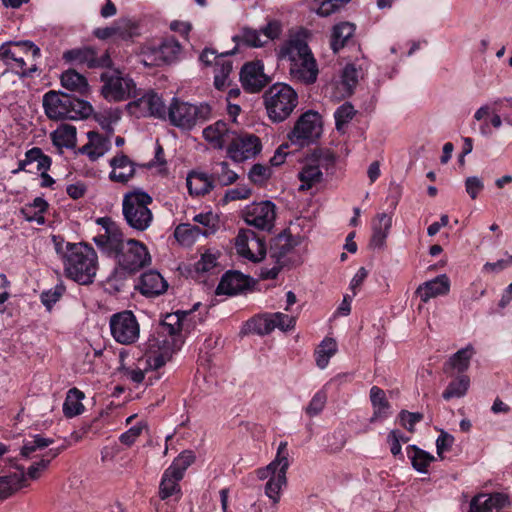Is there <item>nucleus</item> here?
I'll return each instance as SVG.
<instances>
[{"instance_id": "f257e3e1", "label": "nucleus", "mask_w": 512, "mask_h": 512, "mask_svg": "<svg viewBox=\"0 0 512 512\" xmlns=\"http://www.w3.org/2000/svg\"><path fill=\"white\" fill-rule=\"evenodd\" d=\"M195 315L191 311L178 310L166 314L145 344V352L136 368H128L126 377L135 384L143 382L145 371L161 368L179 350L185 336L195 327Z\"/></svg>"}, {"instance_id": "f03ea898", "label": "nucleus", "mask_w": 512, "mask_h": 512, "mask_svg": "<svg viewBox=\"0 0 512 512\" xmlns=\"http://www.w3.org/2000/svg\"><path fill=\"white\" fill-rule=\"evenodd\" d=\"M52 242L66 276L81 285L92 283L98 269V256L93 247L83 242H66L56 235L52 236Z\"/></svg>"}, {"instance_id": "7ed1b4c3", "label": "nucleus", "mask_w": 512, "mask_h": 512, "mask_svg": "<svg viewBox=\"0 0 512 512\" xmlns=\"http://www.w3.org/2000/svg\"><path fill=\"white\" fill-rule=\"evenodd\" d=\"M277 55L280 60L289 62V75L292 80L306 85L316 82L319 69L304 31L290 34L280 46Z\"/></svg>"}, {"instance_id": "20e7f679", "label": "nucleus", "mask_w": 512, "mask_h": 512, "mask_svg": "<svg viewBox=\"0 0 512 512\" xmlns=\"http://www.w3.org/2000/svg\"><path fill=\"white\" fill-rule=\"evenodd\" d=\"M116 262L114 275L120 279L135 274L142 268L151 264V255L147 246L136 240L126 239L124 235L116 244H112L104 250Z\"/></svg>"}, {"instance_id": "39448f33", "label": "nucleus", "mask_w": 512, "mask_h": 512, "mask_svg": "<svg viewBox=\"0 0 512 512\" xmlns=\"http://www.w3.org/2000/svg\"><path fill=\"white\" fill-rule=\"evenodd\" d=\"M40 49L31 41L7 42L0 46V60L7 70L21 76H31L37 71L36 59Z\"/></svg>"}, {"instance_id": "423d86ee", "label": "nucleus", "mask_w": 512, "mask_h": 512, "mask_svg": "<svg viewBox=\"0 0 512 512\" xmlns=\"http://www.w3.org/2000/svg\"><path fill=\"white\" fill-rule=\"evenodd\" d=\"M153 198L141 188H134L123 195L122 214L127 225L138 232L146 231L153 222L149 206Z\"/></svg>"}, {"instance_id": "0eeeda50", "label": "nucleus", "mask_w": 512, "mask_h": 512, "mask_svg": "<svg viewBox=\"0 0 512 512\" xmlns=\"http://www.w3.org/2000/svg\"><path fill=\"white\" fill-rule=\"evenodd\" d=\"M45 114L52 120L81 119L90 115L92 106L66 93L49 91L43 96Z\"/></svg>"}, {"instance_id": "6e6552de", "label": "nucleus", "mask_w": 512, "mask_h": 512, "mask_svg": "<svg viewBox=\"0 0 512 512\" xmlns=\"http://www.w3.org/2000/svg\"><path fill=\"white\" fill-rule=\"evenodd\" d=\"M287 446V442H280L274 460L266 467L256 470L258 479L266 480L264 492L273 504L279 502L281 491L287 484L286 473L289 467Z\"/></svg>"}, {"instance_id": "1a4fd4ad", "label": "nucleus", "mask_w": 512, "mask_h": 512, "mask_svg": "<svg viewBox=\"0 0 512 512\" xmlns=\"http://www.w3.org/2000/svg\"><path fill=\"white\" fill-rule=\"evenodd\" d=\"M211 117L212 108L208 103L193 104L174 97L166 110L165 120L182 131H190Z\"/></svg>"}, {"instance_id": "9d476101", "label": "nucleus", "mask_w": 512, "mask_h": 512, "mask_svg": "<svg viewBox=\"0 0 512 512\" xmlns=\"http://www.w3.org/2000/svg\"><path fill=\"white\" fill-rule=\"evenodd\" d=\"M263 98L267 115L275 123L286 120L298 104L296 91L285 83L273 84Z\"/></svg>"}, {"instance_id": "9b49d317", "label": "nucleus", "mask_w": 512, "mask_h": 512, "mask_svg": "<svg viewBox=\"0 0 512 512\" xmlns=\"http://www.w3.org/2000/svg\"><path fill=\"white\" fill-rule=\"evenodd\" d=\"M101 81V94L108 102H122L139 95L135 81L118 69L103 72Z\"/></svg>"}, {"instance_id": "f8f14e48", "label": "nucleus", "mask_w": 512, "mask_h": 512, "mask_svg": "<svg viewBox=\"0 0 512 512\" xmlns=\"http://www.w3.org/2000/svg\"><path fill=\"white\" fill-rule=\"evenodd\" d=\"M133 100L126 105L127 112L136 118L152 117L156 119H166V106L157 93L153 90L142 92L139 89V95L132 97Z\"/></svg>"}, {"instance_id": "ddd939ff", "label": "nucleus", "mask_w": 512, "mask_h": 512, "mask_svg": "<svg viewBox=\"0 0 512 512\" xmlns=\"http://www.w3.org/2000/svg\"><path fill=\"white\" fill-rule=\"evenodd\" d=\"M241 216L248 226L271 232L275 226L277 207L270 200L252 202L243 208Z\"/></svg>"}, {"instance_id": "4468645a", "label": "nucleus", "mask_w": 512, "mask_h": 512, "mask_svg": "<svg viewBox=\"0 0 512 512\" xmlns=\"http://www.w3.org/2000/svg\"><path fill=\"white\" fill-rule=\"evenodd\" d=\"M322 133V121L317 112L307 111L300 116L288 134L291 144L305 147L315 142Z\"/></svg>"}, {"instance_id": "2eb2a0df", "label": "nucleus", "mask_w": 512, "mask_h": 512, "mask_svg": "<svg viewBox=\"0 0 512 512\" xmlns=\"http://www.w3.org/2000/svg\"><path fill=\"white\" fill-rule=\"evenodd\" d=\"M109 326L113 339L120 344H133L139 339L140 326L132 311L113 314Z\"/></svg>"}, {"instance_id": "dca6fc26", "label": "nucleus", "mask_w": 512, "mask_h": 512, "mask_svg": "<svg viewBox=\"0 0 512 512\" xmlns=\"http://www.w3.org/2000/svg\"><path fill=\"white\" fill-rule=\"evenodd\" d=\"M296 318L281 312L264 313L250 319L246 326L249 332L257 335H268L274 329L289 331L294 329Z\"/></svg>"}, {"instance_id": "f3484780", "label": "nucleus", "mask_w": 512, "mask_h": 512, "mask_svg": "<svg viewBox=\"0 0 512 512\" xmlns=\"http://www.w3.org/2000/svg\"><path fill=\"white\" fill-rule=\"evenodd\" d=\"M505 102L512 107V98H497L481 105L475 111L473 118L475 121L481 122L479 132L482 136L489 137L492 135V128L500 129L502 127L504 119L497 111L504 107ZM505 121H509L508 118H505Z\"/></svg>"}, {"instance_id": "a211bd4d", "label": "nucleus", "mask_w": 512, "mask_h": 512, "mask_svg": "<svg viewBox=\"0 0 512 512\" xmlns=\"http://www.w3.org/2000/svg\"><path fill=\"white\" fill-rule=\"evenodd\" d=\"M235 249L239 256L253 263L260 262L266 255L264 240L250 229H241L238 232Z\"/></svg>"}, {"instance_id": "6ab92c4d", "label": "nucleus", "mask_w": 512, "mask_h": 512, "mask_svg": "<svg viewBox=\"0 0 512 512\" xmlns=\"http://www.w3.org/2000/svg\"><path fill=\"white\" fill-rule=\"evenodd\" d=\"M262 150V144L254 134L235 132V138L230 142L227 148L228 157L234 162L240 163L254 158Z\"/></svg>"}, {"instance_id": "aec40b11", "label": "nucleus", "mask_w": 512, "mask_h": 512, "mask_svg": "<svg viewBox=\"0 0 512 512\" xmlns=\"http://www.w3.org/2000/svg\"><path fill=\"white\" fill-rule=\"evenodd\" d=\"M359 80V71L353 64L344 67L340 80L331 82L326 87V93L334 100L350 96Z\"/></svg>"}, {"instance_id": "412c9836", "label": "nucleus", "mask_w": 512, "mask_h": 512, "mask_svg": "<svg viewBox=\"0 0 512 512\" xmlns=\"http://www.w3.org/2000/svg\"><path fill=\"white\" fill-rule=\"evenodd\" d=\"M66 61L86 65L88 68L109 67L111 59L107 53L97 56V52L90 47L68 50L63 54Z\"/></svg>"}, {"instance_id": "4be33fe9", "label": "nucleus", "mask_w": 512, "mask_h": 512, "mask_svg": "<svg viewBox=\"0 0 512 512\" xmlns=\"http://www.w3.org/2000/svg\"><path fill=\"white\" fill-rule=\"evenodd\" d=\"M203 138L214 148L221 150L228 148L230 142L235 138V131L230 129L224 121H217L202 131Z\"/></svg>"}, {"instance_id": "5701e85b", "label": "nucleus", "mask_w": 512, "mask_h": 512, "mask_svg": "<svg viewBox=\"0 0 512 512\" xmlns=\"http://www.w3.org/2000/svg\"><path fill=\"white\" fill-rule=\"evenodd\" d=\"M263 70L264 65L261 61L245 64L240 72L243 87L250 92L260 91L267 83V77Z\"/></svg>"}, {"instance_id": "b1692460", "label": "nucleus", "mask_w": 512, "mask_h": 512, "mask_svg": "<svg viewBox=\"0 0 512 512\" xmlns=\"http://www.w3.org/2000/svg\"><path fill=\"white\" fill-rule=\"evenodd\" d=\"M321 161L320 157L314 155L304 161L298 173V179L301 182L300 191H307L322 182Z\"/></svg>"}, {"instance_id": "393cba45", "label": "nucleus", "mask_w": 512, "mask_h": 512, "mask_svg": "<svg viewBox=\"0 0 512 512\" xmlns=\"http://www.w3.org/2000/svg\"><path fill=\"white\" fill-rule=\"evenodd\" d=\"M509 499L503 493H480L470 501L469 512H499Z\"/></svg>"}, {"instance_id": "a878e982", "label": "nucleus", "mask_w": 512, "mask_h": 512, "mask_svg": "<svg viewBox=\"0 0 512 512\" xmlns=\"http://www.w3.org/2000/svg\"><path fill=\"white\" fill-rule=\"evenodd\" d=\"M51 165V160L38 147H34L25 153L24 159L19 160L18 168L13 173L25 171L28 173H38L47 171Z\"/></svg>"}, {"instance_id": "bb28decb", "label": "nucleus", "mask_w": 512, "mask_h": 512, "mask_svg": "<svg viewBox=\"0 0 512 512\" xmlns=\"http://www.w3.org/2000/svg\"><path fill=\"white\" fill-rule=\"evenodd\" d=\"M449 291L450 280L446 274H441L419 285L416 294L423 303H427L432 298L448 294Z\"/></svg>"}, {"instance_id": "cd10ccee", "label": "nucleus", "mask_w": 512, "mask_h": 512, "mask_svg": "<svg viewBox=\"0 0 512 512\" xmlns=\"http://www.w3.org/2000/svg\"><path fill=\"white\" fill-rule=\"evenodd\" d=\"M136 288L145 296H157L167 290L168 284L158 271L150 270L141 275Z\"/></svg>"}, {"instance_id": "c85d7f7f", "label": "nucleus", "mask_w": 512, "mask_h": 512, "mask_svg": "<svg viewBox=\"0 0 512 512\" xmlns=\"http://www.w3.org/2000/svg\"><path fill=\"white\" fill-rule=\"evenodd\" d=\"M181 51V45L177 40L167 38L157 48L151 50L152 61L156 65L173 63L180 58Z\"/></svg>"}, {"instance_id": "c756f323", "label": "nucleus", "mask_w": 512, "mask_h": 512, "mask_svg": "<svg viewBox=\"0 0 512 512\" xmlns=\"http://www.w3.org/2000/svg\"><path fill=\"white\" fill-rule=\"evenodd\" d=\"M392 227V215L387 213H378L372 220V235L370 245L381 249L384 247L386 239Z\"/></svg>"}, {"instance_id": "7c9ffc66", "label": "nucleus", "mask_w": 512, "mask_h": 512, "mask_svg": "<svg viewBox=\"0 0 512 512\" xmlns=\"http://www.w3.org/2000/svg\"><path fill=\"white\" fill-rule=\"evenodd\" d=\"M249 285L248 278L240 272H227L217 286V294L235 295L245 290Z\"/></svg>"}, {"instance_id": "2f4dec72", "label": "nucleus", "mask_w": 512, "mask_h": 512, "mask_svg": "<svg viewBox=\"0 0 512 512\" xmlns=\"http://www.w3.org/2000/svg\"><path fill=\"white\" fill-rule=\"evenodd\" d=\"M112 171L110 179L115 182L126 183L135 173L134 164L124 154H118L110 160Z\"/></svg>"}, {"instance_id": "473e14b6", "label": "nucleus", "mask_w": 512, "mask_h": 512, "mask_svg": "<svg viewBox=\"0 0 512 512\" xmlns=\"http://www.w3.org/2000/svg\"><path fill=\"white\" fill-rule=\"evenodd\" d=\"M475 354L474 347L467 345L454 353L444 365L446 373L453 374L454 372L461 373V375L468 370L472 357Z\"/></svg>"}, {"instance_id": "72a5a7b5", "label": "nucleus", "mask_w": 512, "mask_h": 512, "mask_svg": "<svg viewBox=\"0 0 512 512\" xmlns=\"http://www.w3.org/2000/svg\"><path fill=\"white\" fill-rule=\"evenodd\" d=\"M97 223L104 229V233L94 237V242L103 251L112 244H116L117 240L124 235L116 223L108 217L99 218Z\"/></svg>"}, {"instance_id": "f704fd0d", "label": "nucleus", "mask_w": 512, "mask_h": 512, "mask_svg": "<svg viewBox=\"0 0 512 512\" xmlns=\"http://www.w3.org/2000/svg\"><path fill=\"white\" fill-rule=\"evenodd\" d=\"M89 142L81 148V153L95 161L109 151L111 143L108 137L97 132L88 133Z\"/></svg>"}, {"instance_id": "c9c22d12", "label": "nucleus", "mask_w": 512, "mask_h": 512, "mask_svg": "<svg viewBox=\"0 0 512 512\" xmlns=\"http://www.w3.org/2000/svg\"><path fill=\"white\" fill-rule=\"evenodd\" d=\"M370 400L373 407V415L370 419L371 422L382 421L389 417L390 404L386 399L385 392L377 387L373 386L370 389Z\"/></svg>"}, {"instance_id": "e433bc0d", "label": "nucleus", "mask_w": 512, "mask_h": 512, "mask_svg": "<svg viewBox=\"0 0 512 512\" xmlns=\"http://www.w3.org/2000/svg\"><path fill=\"white\" fill-rule=\"evenodd\" d=\"M187 187L193 196H202L213 189V180L205 173L191 172L187 176Z\"/></svg>"}, {"instance_id": "4c0bfd02", "label": "nucleus", "mask_w": 512, "mask_h": 512, "mask_svg": "<svg viewBox=\"0 0 512 512\" xmlns=\"http://www.w3.org/2000/svg\"><path fill=\"white\" fill-rule=\"evenodd\" d=\"M48 208V203L42 197H36L31 203L26 204L21 209V214L25 220L29 222H36L39 225L45 223L43 214Z\"/></svg>"}, {"instance_id": "58836bf2", "label": "nucleus", "mask_w": 512, "mask_h": 512, "mask_svg": "<svg viewBox=\"0 0 512 512\" xmlns=\"http://www.w3.org/2000/svg\"><path fill=\"white\" fill-rule=\"evenodd\" d=\"M406 452L411 461L412 467L419 473H427L429 465L435 460V457L432 454L415 445H409L406 448Z\"/></svg>"}, {"instance_id": "ea45409f", "label": "nucleus", "mask_w": 512, "mask_h": 512, "mask_svg": "<svg viewBox=\"0 0 512 512\" xmlns=\"http://www.w3.org/2000/svg\"><path fill=\"white\" fill-rule=\"evenodd\" d=\"M355 32L354 24L350 22H341L336 24L332 30L331 48L336 53L342 49L346 42L353 36Z\"/></svg>"}, {"instance_id": "a19ab883", "label": "nucleus", "mask_w": 512, "mask_h": 512, "mask_svg": "<svg viewBox=\"0 0 512 512\" xmlns=\"http://www.w3.org/2000/svg\"><path fill=\"white\" fill-rule=\"evenodd\" d=\"M51 139L58 148H73L76 144V128L62 124L51 133Z\"/></svg>"}, {"instance_id": "79ce46f5", "label": "nucleus", "mask_w": 512, "mask_h": 512, "mask_svg": "<svg viewBox=\"0 0 512 512\" xmlns=\"http://www.w3.org/2000/svg\"><path fill=\"white\" fill-rule=\"evenodd\" d=\"M84 397V393L77 388L68 390L63 403L64 415L68 418L80 415L84 411V405L82 404Z\"/></svg>"}, {"instance_id": "37998d69", "label": "nucleus", "mask_w": 512, "mask_h": 512, "mask_svg": "<svg viewBox=\"0 0 512 512\" xmlns=\"http://www.w3.org/2000/svg\"><path fill=\"white\" fill-rule=\"evenodd\" d=\"M337 352V343L332 338H325L319 344L317 349L315 350V361L316 365L320 369H325L331 357H333Z\"/></svg>"}, {"instance_id": "c03bdc74", "label": "nucleus", "mask_w": 512, "mask_h": 512, "mask_svg": "<svg viewBox=\"0 0 512 512\" xmlns=\"http://www.w3.org/2000/svg\"><path fill=\"white\" fill-rule=\"evenodd\" d=\"M174 236L181 245L190 246L202 236V233L200 226L182 223L175 228Z\"/></svg>"}, {"instance_id": "a18cd8bd", "label": "nucleus", "mask_w": 512, "mask_h": 512, "mask_svg": "<svg viewBox=\"0 0 512 512\" xmlns=\"http://www.w3.org/2000/svg\"><path fill=\"white\" fill-rule=\"evenodd\" d=\"M470 386V378L467 375H459L451 381L444 390L442 397L449 401L453 398H461L466 395Z\"/></svg>"}, {"instance_id": "49530a36", "label": "nucleus", "mask_w": 512, "mask_h": 512, "mask_svg": "<svg viewBox=\"0 0 512 512\" xmlns=\"http://www.w3.org/2000/svg\"><path fill=\"white\" fill-rule=\"evenodd\" d=\"M61 84L64 88L85 93L88 90L86 78L75 70H67L61 75Z\"/></svg>"}, {"instance_id": "de8ad7c7", "label": "nucleus", "mask_w": 512, "mask_h": 512, "mask_svg": "<svg viewBox=\"0 0 512 512\" xmlns=\"http://www.w3.org/2000/svg\"><path fill=\"white\" fill-rule=\"evenodd\" d=\"M232 72V62L228 56L220 58L214 68V85L218 90L229 85V75Z\"/></svg>"}, {"instance_id": "09e8293b", "label": "nucleus", "mask_w": 512, "mask_h": 512, "mask_svg": "<svg viewBox=\"0 0 512 512\" xmlns=\"http://www.w3.org/2000/svg\"><path fill=\"white\" fill-rule=\"evenodd\" d=\"M95 119L103 130L108 134H112L114 132V125L121 119V110L118 108L102 110L95 114Z\"/></svg>"}, {"instance_id": "8fccbe9b", "label": "nucleus", "mask_w": 512, "mask_h": 512, "mask_svg": "<svg viewBox=\"0 0 512 512\" xmlns=\"http://www.w3.org/2000/svg\"><path fill=\"white\" fill-rule=\"evenodd\" d=\"M182 477H178L174 473H169V470L166 469L162 475V479L160 482V497L161 499H167L170 496L178 493L180 491L179 481Z\"/></svg>"}, {"instance_id": "3c124183", "label": "nucleus", "mask_w": 512, "mask_h": 512, "mask_svg": "<svg viewBox=\"0 0 512 512\" xmlns=\"http://www.w3.org/2000/svg\"><path fill=\"white\" fill-rule=\"evenodd\" d=\"M193 220L201 225L202 236H209L218 230L219 219L218 216L212 212L200 213L194 216Z\"/></svg>"}, {"instance_id": "603ef678", "label": "nucleus", "mask_w": 512, "mask_h": 512, "mask_svg": "<svg viewBox=\"0 0 512 512\" xmlns=\"http://www.w3.org/2000/svg\"><path fill=\"white\" fill-rule=\"evenodd\" d=\"M234 40H239L243 44L259 48L266 44V40H263L261 31L259 29H253L250 27H244L238 36L234 37Z\"/></svg>"}, {"instance_id": "864d4df0", "label": "nucleus", "mask_w": 512, "mask_h": 512, "mask_svg": "<svg viewBox=\"0 0 512 512\" xmlns=\"http://www.w3.org/2000/svg\"><path fill=\"white\" fill-rule=\"evenodd\" d=\"M53 443V440L50 438H45L41 435H35L31 437L30 439H26L22 449L21 454L23 457L31 458L33 457V454L37 450H42L46 447H48L50 444Z\"/></svg>"}, {"instance_id": "5fc2aeb1", "label": "nucleus", "mask_w": 512, "mask_h": 512, "mask_svg": "<svg viewBox=\"0 0 512 512\" xmlns=\"http://www.w3.org/2000/svg\"><path fill=\"white\" fill-rule=\"evenodd\" d=\"M356 110L351 103L345 102L339 106L334 112L335 125L338 131H342L344 127L354 118Z\"/></svg>"}, {"instance_id": "6e6d98bb", "label": "nucleus", "mask_w": 512, "mask_h": 512, "mask_svg": "<svg viewBox=\"0 0 512 512\" xmlns=\"http://www.w3.org/2000/svg\"><path fill=\"white\" fill-rule=\"evenodd\" d=\"M194 460L195 456L191 451H184L174 459L167 469L169 470V473H174L178 477L183 478L185 471L194 462Z\"/></svg>"}, {"instance_id": "4d7b16f0", "label": "nucleus", "mask_w": 512, "mask_h": 512, "mask_svg": "<svg viewBox=\"0 0 512 512\" xmlns=\"http://www.w3.org/2000/svg\"><path fill=\"white\" fill-rule=\"evenodd\" d=\"M61 449L59 448H52L47 453L46 456L47 459H41L38 462L33 463L27 470V476L32 479L36 480L40 477L41 473L48 467L50 461L55 458L59 453Z\"/></svg>"}, {"instance_id": "13d9d810", "label": "nucleus", "mask_w": 512, "mask_h": 512, "mask_svg": "<svg viewBox=\"0 0 512 512\" xmlns=\"http://www.w3.org/2000/svg\"><path fill=\"white\" fill-rule=\"evenodd\" d=\"M214 174L223 186L233 184L238 179L237 173L231 170L229 164L225 161L216 165Z\"/></svg>"}, {"instance_id": "bf43d9fd", "label": "nucleus", "mask_w": 512, "mask_h": 512, "mask_svg": "<svg viewBox=\"0 0 512 512\" xmlns=\"http://www.w3.org/2000/svg\"><path fill=\"white\" fill-rule=\"evenodd\" d=\"M327 402V394L324 390L317 391L312 399L310 400L309 404L305 408V412L310 417H315L319 415L322 410L324 409Z\"/></svg>"}, {"instance_id": "052dcab7", "label": "nucleus", "mask_w": 512, "mask_h": 512, "mask_svg": "<svg viewBox=\"0 0 512 512\" xmlns=\"http://www.w3.org/2000/svg\"><path fill=\"white\" fill-rule=\"evenodd\" d=\"M218 252L208 249L202 253L201 258L197 261L195 268L198 272H209L217 265Z\"/></svg>"}, {"instance_id": "680f3d73", "label": "nucleus", "mask_w": 512, "mask_h": 512, "mask_svg": "<svg viewBox=\"0 0 512 512\" xmlns=\"http://www.w3.org/2000/svg\"><path fill=\"white\" fill-rule=\"evenodd\" d=\"M65 292L63 285H56L52 289L41 293V302L47 310H51L53 305L60 300Z\"/></svg>"}, {"instance_id": "e2e57ef3", "label": "nucleus", "mask_w": 512, "mask_h": 512, "mask_svg": "<svg viewBox=\"0 0 512 512\" xmlns=\"http://www.w3.org/2000/svg\"><path fill=\"white\" fill-rule=\"evenodd\" d=\"M282 23L279 20L271 19L267 22V24L259 29L262 34L263 40H266V43L268 41H273L275 39H278L282 33Z\"/></svg>"}, {"instance_id": "0e129e2a", "label": "nucleus", "mask_w": 512, "mask_h": 512, "mask_svg": "<svg viewBox=\"0 0 512 512\" xmlns=\"http://www.w3.org/2000/svg\"><path fill=\"white\" fill-rule=\"evenodd\" d=\"M249 179L257 185L264 184L271 176V170L268 166L254 164L249 171Z\"/></svg>"}, {"instance_id": "69168bd1", "label": "nucleus", "mask_w": 512, "mask_h": 512, "mask_svg": "<svg viewBox=\"0 0 512 512\" xmlns=\"http://www.w3.org/2000/svg\"><path fill=\"white\" fill-rule=\"evenodd\" d=\"M292 249V245L287 238L278 237L274 240L270 253L271 256L276 258L277 261H280L284 258Z\"/></svg>"}, {"instance_id": "338daca9", "label": "nucleus", "mask_w": 512, "mask_h": 512, "mask_svg": "<svg viewBox=\"0 0 512 512\" xmlns=\"http://www.w3.org/2000/svg\"><path fill=\"white\" fill-rule=\"evenodd\" d=\"M465 191L472 200H475L484 190V181L478 176H469L464 182Z\"/></svg>"}, {"instance_id": "774afa93", "label": "nucleus", "mask_w": 512, "mask_h": 512, "mask_svg": "<svg viewBox=\"0 0 512 512\" xmlns=\"http://www.w3.org/2000/svg\"><path fill=\"white\" fill-rule=\"evenodd\" d=\"M17 479L15 476L0 477V499L10 496L18 489Z\"/></svg>"}]
</instances>
